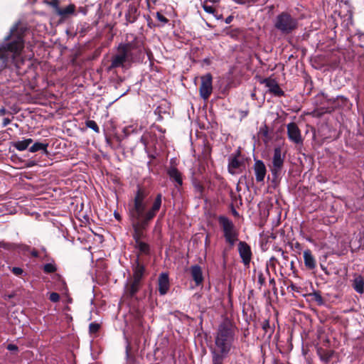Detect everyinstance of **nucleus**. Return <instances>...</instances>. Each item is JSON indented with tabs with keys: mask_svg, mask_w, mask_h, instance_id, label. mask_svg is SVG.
Here are the masks:
<instances>
[{
	"mask_svg": "<svg viewBox=\"0 0 364 364\" xmlns=\"http://www.w3.org/2000/svg\"><path fill=\"white\" fill-rule=\"evenodd\" d=\"M190 273L193 280L196 286L202 285L203 283V271L200 266L198 264L192 265L190 267Z\"/></svg>",
	"mask_w": 364,
	"mask_h": 364,
	"instance_id": "nucleus-19",
	"label": "nucleus"
},
{
	"mask_svg": "<svg viewBox=\"0 0 364 364\" xmlns=\"http://www.w3.org/2000/svg\"><path fill=\"white\" fill-rule=\"evenodd\" d=\"M279 251H282V255L284 259H287L288 257L286 255L285 252L282 250V249H279Z\"/></svg>",
	"mask_w": 364,
	"mask_h": 364,
	"instance_id": "nucleus-54",
	"label": "nucleus"
},
{
	"mask_svg": "<svg viewBox=\"0 0 364 364\" xmlns=\"http://www.w3.org/2000/svg\"><path fill=\"white\" fill-rule=\"evenodd\" d=\"M31 255L32 257H38V250L33 249L31 252Z\"/></svg>",
	"mask_w": 364,
	"mask_h": 364,
	"instance_id": "nucleus-45",
	"label": "nucleus"
},
{
	"mask_svg": "<svg viewBox=\"0 0 364 364\" xmlns=\"http://www.w3.org/2000/svg\"><path fill=\"white\" fill-rule=\"evenodd\" d=\"M11 272L16 276H20L23 274V270L21 267H14L12 268Z\"/></svg>",
	"mask_w": 364,
	"mask_h": 364,
	"instance_id": "nucleus-39",
	"label": "nucleus"
},
{
	"mask_svg": "<svg viewBox=\"0 0 364 364\" xmlns=\"http://www.w3.org/2000/svg\"><path fill=\"white\" fill-rule=\"evenodd\" d=\"M266 271H267V272L268 274H269V268H268V267H267Z\"/></svg>",
	"mask_w": 364,
	"mask_h": 364,
	"instance_id": "nucleus-61",
	"label": "nucleus"
},
{
	"mask_svg": "<svg viewBox=\"0 0 364 364\" xmlns=\"http://www.w3.org/2000/svg\"><path fill=\"white\" fill-rule=\"evenodd\" d=\"M285 159V154L282 155V149L280 146H277L274 149V154L272 157V166L271 167V172L273 177V181L277 180L282 173Z\"/></svg>",
	"mask_w": 364,
	"mask_h": 364,
	"instance_id": "nucleus-7",
	"label": "nucleus"
},
{
	"mask_svg": "<svg viewBox=\"0 0 364 364\" xmlns=\"http://www.w3.org/2000/svg\"><path fill=\"white\" fill-rule=\"evenodd\" d=\"M201 83L199 87L200 96L204 100H207L213 92V76L207 73L200 77Z\"/></svg>",
	"mask_w": 364,
	"mask_h": 364,
	"instance_id": "nucleus-9",
	"label": "nucleus"
},
{
	"mask_svg": "<svg viewBox=\"0 0 364 364\" xmlns=\"http://www.w3.org/2000/svg\"><path fill=\"white\" fill-rule=\"evenodd\" d=\"M43 270L46 274L54 273L57 271V267L55 264L53 263H47L43 265Z\"/></svg>",
	"mask_w": 364,
	"mask_h": 364,
	"instance_id": "nucleus-29",
	"label": "nucleus"
},
{
	"mask_svg": "<svg viewBox=\"0 0 364 364\" xmlns=\"http://www.w3.org/2000/svg\"><path fill=\"white\" fill-rule=\"evenodd\" d=\"M156 18L158 21L162 22L163 23H166L168 22V19L165 17L161 13L156 12Z\"/></svg>",
	"mask_w": 364,
	"mask_h": 364,
	"instance_id": "nucleus-38",
	"label": "nucleus"
},
{
	"mask_svg": "<svg viewBox=\"0 0 364 364\" xmlns=\"http://www.w3.org/2000/svg\"><path fill=\"white\" fill-rule=\"evenodd\" d=\"M261 83L264 84L269 88V92L274 96L283 97L285 95L284 92L280 88L275 79L271 77L264 78Z\"/></svg>",
	"mask_w": 364,
	"mask_h": 364,
	"instance_id": "nucleus-14",
	"label": "nucleus"
},
{
	"mask_svg": "<svg viewBox=\"0 0 364 364\" xmlns=\"http://www.w3.org/2000/svg\"><path fill=\"white\" fill-rule=\"evenodd\" d=\"M85 125L87 127L92 129L96 133H100V128L94 120H87L85 122Z\"/></svg>",
	"mask_w": 364,
	"mask_h": 364,
	"instance_id": "nucleus-31",
	"label": "nucleus"
},
{
	"mask_svg": "<svg viewBox=\"0 0 364 364\" xmlns=\"http://www.w3.org/2000/svg\"><path fill=\"white\" fill-rule=\"evenodd\" d=\"M233 18H234V17H233L232 15H230V16H228V17L225 18V22L227 24H229V23H230L232 21Z\"/></svg>",
	"mask_w": 364,
	"mask_h": 364,
	"instance_id": "nucleus-44",
	"label": "nucleus"
},
{
	"mask_svg": "<svg viewBox=\"0 0 364 364\" xmlns=\"http://www.w3.org/2000/svg\"><path fill=\"white\" fill-rule=\"evenodd\" d=\"M167 174L170 179L176 183V186H181L183 185L182 174L177 168L171 166L167 170Z\"/></svg>",
	"mask_w": 364,
	"mask_h": 364,
	"instance_id": "nucleus-21",
	"label": "nucleus"
},
{
	"mask_svg": "<svg viewBox=\"0 0 364 364\" xmlns=\"http://www.w3.org/2000/svg\"><path fill=\"white\" fill-rule=\"evenodd\" d=\"M134 249L136 250V258L144 259L145 260L149 261L151 249V246L149 243L143 241L139 242H136L134 245Z\"/></svg>",
	"mask_w": 364,
	"mask_h": 364,
	"instance_id": "nucleus-13",
	"label": "nucleus"
},
{
	"mask_svg": "<svg viewBox=\"0 0 364 364\" xmlns=\"http://www.w3.org/2000/svg\"><path fill=\"white\" fill-rule=\"evenodd\" d=\"M149 262L144 259L135 258L132 263V278L142 282L149 274L146 267Z\"/></svg>",
	"mask_w": 364,
	"mask_h": 364,
	"instance_id": "nucleus-8",
	"label": "nucleus"
},
{
	"mask_svg": "<svg viewBox=\"0 0 364 364\" xmlns=\"http://www.w3.org/2000/svg\"><path fill=\"white\" fill-rule=\"evenodd\" d=\"M26 29L14 25L0 44V72L5 68L18 69L23 64L22 51L25 46Z\"/></svg>",
	"mask_w": 364,
	"mask_h": 364,
	"instance_id": "nucleus-2",
	"label": "nucleus"
},
{
	"mask_svg": "<svg viewBox=\"0 0 364 364\" xmlns=\"http://www.w3.org/2000/svg\"><path fill=\"white\" fill-rule=\"evenodd\" d=\"M240 155H241V152L240 150H238L236 154H235L234 155H232L229 158L228 170V172L232 175L235 174L236 169H239L240 168H241L242 166H244V161L239 159V157L240 156Z\"/></svg>",
	"mask_w": 364,
	"mask_h": 364,
	"instance_id": "nucleus-16",
	"label": "nucleus"
},
{
	"mask_svg": "<svg viewBox=\"0 0 364 364\" xmlns=\"http://www.w3.org/2000/svg\"><path fill=\"white\" fill-rule=\"evenodd\" d=\"M140 142L144 145L145 149L147 148L149 141H148V138L146 136H145L144 134L142 135L140 138Z\"/></svg>",
	"mask_w": 364,
	"mask_h": 364,
	"instance_id": "nucleus-40",
	"label": "nucleus"
},
{
	"mask_svg": "<svg viewBox=\"0 0 364 364\" xmlns=\"http://www.w3.org/2000/svg\"><path fill=\"white\" fill-rule=\"evenodd\" d=\"M75 10V6L74 4H70L64 9H58V13L62 16H67L70 14H74Z\"/></svg>",
	"mask_w": 364,
	"mask_h": 364,
	"instance_id": "nucleus-28",
	"label": "nucleus"
},
{
	"mask_svg": "<svg viewBox=\"0 0 364 364\" xmlns=\"http://www.w3.org/2000/svg\"><path fill=\"white\" fill-rule=\"evenodd\" d=\"M232 214H233L235 216H237V215H239L238 212H237L235 209H234V208H232Z\"/></svg>",
	"mask_w": 364,
	"mask_h": 364,
	"instance_id": "nucleus-55",
	"label": "nucleus"
},
{
	"mask_svg": "<svg viewBox=\"0 0 364 364\" xmlns=\"http://www.w3.org/2000/svg\"><path fill=\"white\" fill-rule=\"evenodd\" d=\"M139 16V11L136 5L131 4L129 5L128 10L125 14V18L128 23H132L135 22L138 16Z\"/></svg>",
	"mask_w": 364,
	"mask_h": 364,
	"instance_id": "nucleus-22",
	"label": "nucleus"
},
{
	"mask_svg": "<svg viewBox=\"0 0 364 364\" xmlns=\"http://www.w3.org/2000/svg\"><path fill=\"white\" fill-rule=\"evenodd\" d=\"M269 284L274 287L275 285H276L275 279L274 278H270L269 279Z\"/></svg>",
	"mask_w": 364,
	"mask_h": 364,
	"instance_id": "nucleus-51",
	"label": "nucleus"
},
{
	"mask_svg": "<svg viewBox=\"0 0 364 364\" xmlns=\"http://www.w3.org/2000/svg\"><path fill=\"white\" fill-rule=\"evenodd\" d=\"M100 324L96 322L90 323L89 325V333L90 334H95L100 329Z\"/></svg>",
	"mask_w": 364,
	"mask_h": 364,
	"instance_id": "nucleus-34",
	"label": "nucleus"
},
{
	"mask_svg": "<svg viewBox=\"0 0 364 364\" xmlns=\"http://www.w3.org/2000/svg\"><path fill=\"white\" fill-rule=\"evenodd\" d=\"M48 146V144L47 143L36 142L29 148V151L35 153L38 151H43L44 153H47Z\"/></svg>",
	"mask_w": 364,
	"mask_h": 364,
	"instance_id": "nucleus-26",
	"label": "nucleus"
},
{
	"mask_svg": "<svg viewBox=\"0 0 364 364\" xmlns=\"http://www.w3.org/2000/svg\"><path fill=\"white\" fill-rule=\"evenodd\" d=\"M294 245L295 249H297L299 250H301V245L299 242H295Z\"/></svg>",
	"mask_w": 364,
	"mask_h": 364,
	"instance_id": "nucleus-49",
	"label": "nucleus"
},
{
	"mask_svg": "<svg viewBox=\"0 0 364 364\" xmlns=\"http://www.w3.org/2000/svg\"><path fill=\"white\" fill-rule=\"evenodd\" d=\"M299 19L289 12L282 11L274 20V28L282 35H289L299 28Z\"/></svg>",
	"mask_w": 364,
	"mask_h": 364,
	"instance_id": "nucleus-5",
	"label": "nucleus"
},
{
	"mask_svg": "<svg viewBox=\"0 0 364 364\" xmlns=\"http://www.w3.org/2000/svg\"><path fill=\"white\" fill-rule=\"evenodd\" d=\"M277 259H275V257H271L270 259V261H276Z\"/></svg>",
	"mask_w": 364,
	"mask_h": 364,
	"instance_id": "nucleus-59",
	"label": "nucleus"
},
{
	"mask_svg": "<svg viewBox=\"0 0 364 364\" xmlns=\"http://www.w3.org/2000/svg\"><path fill=\"white\" fill-rule=\"evenodd\" d=\"M262 328L264 330L265 333H269V336H271L274 332V328L270 326L269 321L268 319H265L262 325Z\"/></svg>",
	"mask_w": 364,
	"mask_h": 364,
	"instance_id": "nucleus-32",
	"label": "nucleus"
},
{
	"mask_svg": "<svg viewBox=\"0 0 364 364\" xmlns=\"http://www.w3.org/2000/svg\"><path fill=\"white\" fill-rule=\"evenodd\" d=\"M255 180L257 183H263L267 174V168L264 163L259 159H255L252 166Z\"/></svg>",
	"mask_w": 364,
	"mask_h": 364,
	"instance_id": "nucleus-15",
	"label": "nucleus"
},
{
	"mask_svg": "<svg viewBox=\"0 0 364 364\" xmlns=\"http://www.w3.org/2000/svg\"><path fill=\"white\" fill-rule=\"evenodd\" d=\"M239 255L245 267H249L252 257L250 246L245 241H240L237 245Z\"/></svg>",
	"mask_w": 364,
	"mask_h": 364,
	"instance_id": "nucleus-10",
	"label": "nucleus"
},
{
	"mask_svg": "<svg viewBox=\"0 0 364 364\" xmlns=\"http://www.w3.org/2000/svg\"><path fill=\"white\" fill-rule=\"evenodd\" d=\"M317 354L320 357V359L324 363H327L332 358L334 350L325 349L321 347L317 348Z\"/></svg>",
	"mask_w": 364,
	"mask_h": 364,
	"instance_id": "nucleus-23",
	"label": "nucleus"
},
{
	"mask_svg": "<svg viewBox=\"0 0 364 364\" xmlns=\"http://www.w3.org/2000/svg\"><path fill=\"white\" fill-rule=\"evenodd\" d=\"M7 113V110L4 107L0 108V115L4 116Z\"/></svg>",
	"mask_w": 364,
	"mask_h": 364,
	"instance_id": "nucleus-46",
	"label": "nucleus"
},
{
	"mask_svg": "<svg viewBox=\"0 0 364 364\" xmlns=\"http://www.w3.org/2000/svg\"><path fill=\"white\" fill-rule=\"evenodd\" d=\"M241 33V30L240 28H236L232 31V36L236 35L237 33Z\"/></svg>",
	"mask_w": 364,
	"mask_h": 364,
	"instance_id": "nucleus-48",
	"label": "nucleus"
},
{
	"mask_svg": "<svg viewBox=\"0 0 364 364\" xmlns=\"http://www.w3.org/2000/svg\"><path fill=\"white\" fill-rule=\"evenodd\" d=\"M143 42L135 38L133 41L120 43L117 47V53L112 57L111 64L107 71L118 68H124L126 63L139 62L144 58Z\"/></svg>",
	"mask_w": 364,
	"mask_h": 364,
	"instance_id": "nucleus-4",
	"label": "nucleus"
},
{
	"mask_svg": "<svg viewBox=\"0 0 364 364\" xmlns=\"http://www.w3.org/2000/svg\"><path fill=\"white\" fill-rule=\"evenodd\" d=\"M240 113H241L242 118H244V117H246L248 115L249 111H247V110H246V111H240Z\"/></svg>",
	"mask_w": 364,
	"mask_h": 364,
	"instance_id": "nucleus-47",
	"label": "nucleus"
},
{
	"mask_svg": "<svg viewBox=\"0 0 364 364\" xmlns=\"http://www.w3.org/2000/svg\"><path fill=\"white\" fill-rule=\"evenodd\" d=\"M309 296L313 301L316 302V304L319 306H321L324 304V299L319 291H313L312 293L309 294Z\"/></svg>",
	"mask_w": 364,
	"mask_h": 364,
	"instance_id": "nucleus-27",
	"label": "nucleus"
},
{
	"mask_svg": "<svg viewBox=\"0 0 364 364\" xmlns=\"http://www.w3.org/2000/svg\"><path fill=\"white\" fill-rule=\"evenodd\" d=\"M235 338V326L229 320L219 326L215 337V344L218 348L211 350L213 364H223L230 353Z\"/></svg>",
	"mask_w": 364,
	"mask_h": 364,
	"instance_id": "nucleus-3",
	"label": "nucleus"
},
{
	"mask_svg": "<svg viewBox=\"0 0 364 364\" xmlns=\"http://www.w3.org/2000/svg\"><path fill=\"white\" fill-rule=\"evenodd\" d=\"M294 262L293 261L291 262V269H294Z\"/></svg>",
	"mask_w": 364,
	"mask_h": 364,
	"instance_id": "nucleus-58",
	"label": "nucleus"
},
{
	"mask_svg": "<svg viewBox=\"0 0 364 364\" xmlns=\"http://www.w3.org/2000/svg\"><path fill=\"white\" fill-rule=\"evenodd\" d=\"M202 7L206 13L213 14L215 16H216V9L213 6L208 5V2L203 1Z\"/></svg>",
	"mask_w": 364,
	"mask_h": 364,
	"instance_id": "nucleus-30",
	"label": "nucleus"
},
{
	"mask_svg": "<svg viewBox=\"0 0 364 364\" xmlns=\"http://www.w3.org/2000/svg\"><path fill=\"white\" fill-rule=\"evenodd\" d=\"M287 289H291V291L299 292L300 288L291 282V284L288 286Z\"/></svg>",
	"mask_w": 364,
	"mask_h": 364,
	"instance_id": "nucleus-41",
	"label": "nucleus"
},
{
	"mask_svg": "<svg viewBox=\"0 0 364 364\" xmlns=\"http://www.w3.org/2000/svg\"><path fill=\"white\" fill-rule=\"evenodd\" d=\"M11 120L9 118H4L3 119V127H6L11 123Z\"/></svg>",
	"mask_w": 364,
	"mask_h": 364,
	"instance_id": "nucleus-43",
	"label": "nucleus"
},
{
	"mask_svg": "<svg viewBox=\"0 0 364 364\" xmlns=\"http://www.w3.org/2000/svg\"><path fill=\"white\" fill-rule=\"evenodd\" d=\"M0 248H3L6 250H14L16 248V245L14 243L0 241Z\"/></svg>",
	"mask_w": 364,
	"mask_h": 364,
	"instance_id": "nucleus-33",
	"label": "nucleus"
},
{
	"mask_svg": "<svg viewBox=\"0 0 364 364\" xmlns=\"http://www.w3.org/2000/svg\"><path fill=\"white\" fill-rule=\"evenodd\" d=\"M33 143L31 138L26 139L23 141H17L12 142V146L18 151H22L27 149L31 144Z\"/></svg>",
	"mask_w": 364,
	"mask_h": 364,
	"instance_id": "nucleus-25",
	"label": "nucleus"
},
{
	"mask_svg": "<svg viewBox=\"0 0 364 364\" xmlns=\"http://www.w3.org/2000/svg\"><path fill=\"white\" fill-rule=\"evenodd\" d=\"M141 286V281L132 278V280L124 287V296L125 299H132L134 298Z\"/></svg>",
	"mask_w": 364,
	"mask_h": 364,
	"instance_id": "nucleus-11",
	"label": "nucleus"
},
{
	"mask_svg": "<svg viewBox=\"0 0 364 364\" xmlns=\"http://www.w3.org/2000/svg\"><path fill=\"white\" fill-rule=\"evenodd\" d=\"M79 9L80 12L83 13L84 14H86L87 9L85 8L80 7Z\"/></svg>",
	"mask_w": 364,
	"mask_h": 364,
	"instance_id": "nucleus-53",
	"label": "nucleus"
},
{
	"mask_svg": "<svg viewBox=\"0 0 364 364\" xmlns=\"http://www.w3.org/2000/svg\"><path fill=\"white\" fill-rule=\"evenodd\" d=\"M49 299L52 302H54V303L58 302L60 300V295H59V294H58L56 292H52L50 294Z\"/></svg>",
	"mask_w": 364,
	"mask_h": 364,
	"instance_id": "nucleus-37",
	"label": "nucleus"
},
{
	"mask_svg": "<svg viewBox=\"0 0 364 364\" xmlns=\"http://www.w3.org/2000/svg\"><path fill=\"white\" fill-rule=\"evenodd\" d=\"M194 188L196 191L200 194L202 195L204 191V186L200 182H195L193 183Z\"/></svg>",
	"mask_w": 364,
	"mask_h": 364,
	"instance_id": "nucleus-35",
	"label": "nucleus"
},
{
	"mask_svg": "<svg viewBox=\"0 0 364 364\" xmlns=\"http://www.w3.org/2000/svg\"><path fill=\"white\" fill-rule=\"evenodd\" d=\"M321 267L323 269H326V268H323V265H321Z\"/></svg>",
	"mask_w": 364,
	"mask_h": 364,
	"instance_id": "nucleus-62",
	"label": "nucleus"
},
{
	"mask_svg": "<svg viewBox=\"0 0 364 364\" xmlns=\"http://www.w3.org/2000/svg\"><path fill=\"white\" fill-rule=\"evenodd\" d=\"M352 287L358 294L364 292V279L361 275H355V278L352 281Z\"/></svg>",
	"mask_w": 364,
	"mask_h": 364,
	"instance_id": "nucleus-24",
	"label": "nucleus"
},
{
	"mask_svg": "<svg viewBox=\"0 0 364 364\" xmlns=\"http://www.w3.org/2000/svg\"><path fill=\"white\" fill-rule=\"evenodd\" d=\"M287 136L289 139L296 144L303 143L301 131L295 122H290L287 125Z\"/></svg>",
	"mask_w": 364,
	"mask_h": 364,
	"instance_id": "nucleus-12",
	"label": "nucleus"
},
{
	"mask_svg": "<svg viewBox=\"0 0 364 364\" xmlns=\"http://www.w3.org/2000/svg\"><path fill=\"white\" fill-rule=\"evenodd\" d=\"M106 141L108 144H111V139L108 137L106 138Z\"/></svg>",
	"mask_w": 364,
	"mask_h": 364,
	"instance_id": "nucleus-57",
	"label": "nucleus"
},
{
	"mask_svg": "<svg viewBox=\"0 0 364 364\" xmlns=\"http://www.w3.org/2000/svg\"><path fill=\"white\" fill-rule=\"evenodd\" d=\"M52 5H53V6H58V1H57L56 0L53 1L52 2Z\"/></svg>",
	"mask_w": 364,
	"mask_h": 364,
	"instance_id": "nucleus-56",
	"label": "nucleus"
},
{
	"mask_svg": "<svg viewBox=\"0 0 364 364\" xmlns=\"http://www.w3.org/2000/svg\"><path fill=\"white\" fill-rule=\"evenodd\" d=\"M114 215L115 218H116L117 220H119H119H121L122 218H121V216H120L119 213H117V212H114Z\"/></svg>",
	"mask_w": 364,
	"mask_h": 364,
	"instance_id": "nucleus-50",
	"label": "nucleus"
},
{
	"mask_svg": "<svg viewBox=\"0 0 364 364\" xmlns=\"http://www.w3.org/2000/svg\"><path fill=\"white\" fill-rule=\"evenodd\" d=\"M7 349L9 350H11V351H14V350H16L17 351L18 350V346L16 345H14V344H9L7 346Z\"/></svg>",
	"mask_w": 364,
	"mask_h": 364,
	"instance_id": "nucleus-42",
	"label": "nucleus"
},
{
	"mask_svg": "<svg viewBox=\"0 0 364 364\" xmlns=\"http://www.w3.org/2000/svg\"><path fill=\"white\" fill-rule=\"evenodd\" d=\"M321 95L325 100L331 102L333 108L346 107L349 102L348 98L343 96H337L336 98H328L327 94L322 92Z\"/></svg>",
	"mask_w": 364,
	"mask_h": 364,
	"instance_id": "nucleus-20",
	"label": "nucleus"
},
{
	"mask_svg": "<svg viewBox=\"0 0 364 364\" xmlns=\"http://www.w3.org/2000/svg\"><path fill=\"white\" fill-rule=\"evenodd\" d=\"M170 288V281L168 274L162 272L158 278V289L160 295L167 294Z\"/></svg>",
	"mask_w": 364,
	"mask_h": 364,
	"instance_id": "nucleus-17",
	"label": "nucleus"
},
{
	"mask_svg": "<svg viewBox=\"0 0 364 364\" xmlns=\"http://www.w3.org/2000/svg\"><path fill=\"white\" fill-rule=\"evenodd\" d=\"M265 284V277L262 272H259L258 274V284L259 285V289Z\"/></svg>",
	"mask_w": 364,
	"mask_h": 364,
	"instance_id": "nucleus-36",
	"label": "nucleus"
},
{
	"mask_svg": "<svg viewBox=\"0 0 364 364\" xmlns=\"http://www.w3.org/2000/svg\"><path fill=\"white\" fill-rule=\"evenodd\" d=\"M218 221L223 230L225 242L230 245L231 249L236 242L238 241L239 232L229 218L225 215H219Z\"/></svg>",
	"mask_w": 364,
	"mask_h": 364,
	"instance_id": "nucleus-6",
	"label": "nucleus"
},
{
	"mask_svg": "<svg viewBox=\"0 0 364 364\" xmlns=\"http://www.w3.org/2000/svg\"><path fill=\"white\" fill-rule=\"evenodd\" d=\"M304 263L306 269L314 271L317 266L316 260L311 250L307 249L303 252Z\"/></svg>",
	"mask_w": 364,
	"mask_h": 364,
	"instance_id": "nucleus-18",
	"label": "nucleus"
},
{
	"mask_svg": "<svg viewBox=\"0 0 364 364\" xmlns=\"http://www.w3.org/2000/svg\"><path fill=\"white\" fill-rule=\"evenodd\" d=\"M120 5H121V3H118V4L116 5V8L119 7V6H120Z\"/></svg>",
	"mask_w": 364,
	"mask_h": 364,
	"instance_id": "nucleus-60",
	"label": "nucleus"
},
{
	"mask_svg": "<svg viewBox=\"0 0 364 364\" xmlns=\"http://www.w3.org/2000/svg\"><path fill=\"white\" fill-rule=\"evenodd\" d=\"M204 1H206V2H210V3H213V4H218L220 2V0H204Z\"/></svg>",
	"mask_w": 364,
	"mask_h": 364,
	"instance_id": "nucleus-52",
	"label": "nucleus"
},
{
	"mask_svg": "<svg viewBox=\"0 0 364 364\" xmlns=\"http://www.w3.org/2000/svg\"><path fill=\"white\" fill-rule=\"evenodd\" d=\"M146 196V191L139 186L134 198L128 203L127 213L133 229L134 243L143 242L142 240L146 238V231L161 207V193L156 195L149 209L145 202Z\"/></svg>",
	"mask_w": 364,
	"mask_h": 364,
	"instance_id": "nucleus-1",
	"label": "nucleus"
}]
</instances>
